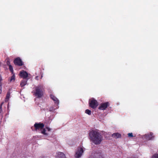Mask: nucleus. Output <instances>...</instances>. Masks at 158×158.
<instances>
[{
	"label": "nucleus",
	"instance_id": "obj_1",
	"mask_svg": "<svg viewBox=\"0 0 158 158\" xmlns=\"http://www.w3.org/2000/svg\"><path fill=\"white\" fill-rule=\"evenodd\" d=\"M89 139L95 144H100L103 140V137L101 133L96 130H92L89 133Z\"/></svg>",
	"mask_w": 158,
	"mask_h": 158
},
{
	"label": "nucleus",
	"instance_id": "obj_2",
	"mask_svg": "<svg viewBox=\"0 0 158 158\" xmlns=\"http://www.w3.org/2000/svg\"><path fill=\"white\" fill-rule=\"evenodd\" d=\"M90 158H106L105 155L99 150L93 151L90 156Z\"/></svg>",
	"mask_w": 158,
	"mask_h": 158
},
{
	"label": "nucleus",
	"instance_id": "obj_3",
	"mask_svg": "<svg viewBox=\"0 0 158 158\" xmlns=\"http://www.w3.org/2000/svg\"><path fill=\"white\" fill-rule=\"evenodd\" d=\"M35 95L38 98L41 97L43 95L44 89L43 85H39L35 88Z\"/></svg>",
	"mask_w": 158,
	"mask_h": 158
},
{
	"label": "nucleus",
	"instance_id": "obj_4",
	"mask_svg": "<svg viewBox=\"0 0 158 158\" xmlns=\"http://www.w3.org/2000/svg\"><path fill=\"white\" fill-rule=\"evenodd\" d=\"M89 106L93 109L96 108L98 106V102L93 98L89 100Z\"/></svg>",
	"mask_w": 158,
	"mask_h": 158
},
{
	"label": "nucleus",
	"instance_id": "obj_5",
	"mask_svg": "<svg viewBox=\"0 0 158 158\" xmlns=\"http://www.w3.org/2000/svg\"><path fill=\"white\" fill-rule=\"evenodd\" d=\"M84 151V150L82 148H78L75 155V157L76 158H79L82 155Z\"/></svg>",
	"mask_w": 158,
	"mask_h": 158
},
{
	"label": "nucleus",
	"instance_id": "obj_6",
	"mask_svg": "<svg viewBox=\"0 0 158 158\" xmlns=\"http://www.w3.org/2000/svg\"><path fill=\"white\" fill-rule=\"evenodd\" d=\"M44 124L43 123H35L34 125L35 127V131H37L38 130H42L44 127Z\"/></svg>",
	"mask_w": 158,
	"mask_h": 158
},
{
	"label": "nucleus",
	"instance_id": "obj_7",
	"mask_svg": "<svg viewBox=\"0 0 158 158\" xmlns=\"http://www.w3.org/2000/svg\"><path fill=\"white\" fill-rule=\"evenodd\" d=\"M108 102H106L101 104L98 109L100 110H104L109 106Z\"/></svg>",
	"mask_w": 158,
	"mask_h": 158
},
{
	"label": "nucleus",
	"instance_id": "obj_8",
	"mask_svg": "<svg viewBox=\"0 0 158 158\" xmlns=\"http://www.w3.org/2000/svg\"><path fill=\"white\" fill-rule=\"evenodd\" d=\"M14 63L15 65L20 66L23 65V63L21 59L19 58H16L14 61Z\"/></svg>",
	"mask_w": 158,
	"mask_h": 158
},
{
	"label": "nucleus",
	"instance_id": "obj_9",
	"mask_svg": "<svg viewBox=\"0 0 158 158\" xmlns=\"http://www.w3.org/2000/svg\"><path fill=\"white\" fill-rule=\"evenodd\" d=\"M19 75L21 77H23L24 78V79H25L27 77L28 74L26 71L23 70L20 72Z\"/></svg>",
	"mask_w": 158,
	"mask_h": 158
},
{
	"label": "nucleus",
	"instance_id": "obj_10",
	"mask_svg": "<svg viewBox=\"0 0 158 158\" xmlns=\"http://www.w3.org/2000/svg\"><path fill=\"white\" fill-rule=\"evenodd\" d=\"M153 134L152 133H150L149 134H146L144 135V137L147 140H152L154 138V136H152Z\"/></svg>",
	"mask_w": 158,
	"mask_h": 158
},
{
	"label": "nucleus",
	"instance_id": "obj_11",
	"mask_svg": "<svg viewBox=\"0 0 158 158\" xmlns=\"http://www.w3.org/2000/svg\"><path fill=\"white\" fill-rule=\"evenodd\" d=\"M57 158H66L65 155L61 152H58L56 156Z\"/></svg>",
	"mask_w": 158,
	"mask_h": 158
},
{
	"label": "nucleus",
	"instance_id": "obj_12",
	"mask_svg": "<svg viewBox=\"0 0 158 158\" xmlns=\"http://www.w3.org/2000/svg\"><path fill=\"white\" fill-rule=\"evenodd\" d=\"M112 137L116 139L118 138L121 137V135L120 134L118 133H115L113 134L112 135Z\"/></svg>",
	"mask_w": 158,
	"mask_h": 158
},
{
	"label": "nucleus",
	"instance_id": "obj_13",
	"mask_svg": "<svg viewBox=\"0 0 158 158\" xmlns=\"http://www.w3.org/2000/svg\"><path fill=\"white\" fill-rule=\"evenodd\" d=\"M51 98L55 102V103H56L57 104L59 103V101L57 98L55 96L53 95H50Z\"/></svg>",
	"mask_w": 158,
	"mask_h": 158
},
{
	"label": "nucleus",
	"instance_id": "obj_14",
	"mask_svg": "<svg viewBox=\"0 0 158 158\" xmlns=\"http://www.w3.org/2000/svg\"><path fill=\"white\" fill-rule=\"evenodd\" d=\"M27 80L26 79H23L20 83V85L21 86L23 87L26 85L27 84Z\"/></svg>",
	"mask_w": 158,
	"mask_h": 158
},
{
	"label": "nucleus",
	"instance_id": "obj_15",
	"mask_svg": "<svg viewBox=\"0 0 158 158\" xmlns=\"http://www.w3.org/2000/svg\"><path fill=\"white\" fill-rule=\"evenodd\" d=\"M46 130L45 128L43 129L41 131L42 134H44L45 135L48 136V133L46 132Z\"/></svg>",
	"mask_w": 158,
	"mask_h": 158
},
{
	"label": "nucleus",
	"instance_id": "obj_16",
	"mask_svg": "<svg viewBox=\"0 0 158 158\" xmlns=\"http://www.w3.org/2000/svg\"><path fill=\"white\" fill-rule=\"evenodd\" d=\"M15 76L14 74L9 79L10 82H11V81H15Z\"/></svg>",
	"mask_w": 158,
	"mask_h": 158
},
{
	"label": "nucleus",
	"instance_id": "obj_17",
	"mask_svg": "<svg viewBox=\"0 0 158 158\" xmlns=\"http://www.w3.org/2000/svg\"><path fill=\"white\" fill-rule=\"evenodd\" d=\"M10 96V93L8 92L7 94L6 98L5 99V102H7Z\"/></svg>",
	"mask_w": 158,
	"mask_h": 158
},
{
	"label": "nucleus",
	"instance_id": "obj_18",
	"mask_svg": "<svg viewBox=\"0 0 158 158\" xmlns=\"http://www.w3.org/2000/svg\"><path fill=\"white\" fill-rule=\"evenodd\" d=\"M85 113L89 115L91 114V111L88 109H87L85 110Z\"/></svg>",
	"mask_w": 158,
	"mask_h": 158
},
{
	"label": "nucleus",
	"instance_id": "obj_19",
	"mask_svg": "<svg viewBox=\"0 0 158 158\" xmlns=\"http://www.w3.org/2000/svg\"><path fill=\"white\" fill-rule=\"evenodd\" d=\"M152 158H158V154H155L152 157Z\"/></svg>",
	"mask_w": 158,
	"mask_h": 158
},
{
	"label": "nucleus",
	"instance_id": "obj_20",
	"mask_svg": "<svg viewBox=\"0 0 158 158\" xmlns=\"http://www.w3.org/2000/svg\"><path fill=\"white\" fill-rule=\"evenodd\" d=\"M9 68L10 69V70L11 72H13V69L12 66L11 65H9Z\"/></svg>",
	"mask_w": 158,
	"mask_h": 158
},
{
	"label": "nucleus",
	"instance_id": "obj_21",
	"mask_svg": "<svg viewBox=\"0 0 158 158\" xmlns=\"http://www.w3.org/2000/svg\"><path fill=\"white\" fill-rule=\"evenodd\" d=\"M55 110V109L53 107H50L49 109V111H53Z\"/></svg>",
	"mask_w": 158,
	"mask_h": 158
},
{
	"label": "nucleus",
	"instance_id": "obj_22",
	"mask_svg": "<svg viewBox=\"0 0 158 158\" xmlns=\"http://www.w3.org/2000/svg\"><path fill=\"white\" fill-rule=\"evenodd\" d=\"M128 136L130 137H132L133 136L132 133H129L128 134Z\"/></svg>",
	"mask_w": 158,
	"mask_h": 158
},
{
	"label": "nucleus",
	"instance_id": "obj_23",
	"mask_svg": "<svg viewBox=\"0 0 158 158\" xmlns=\"http://www.w3.org/2000/svg\"><path fill=\"white\" fill-rule=\"evenodd\" d=\"M3 104V102H2L0 106V113L2 111V105Z\"/></svg>",
	"mask_w": 158,
	"mask_h": 158
},
{
	"label": "nucleus",
	"instance_id": "obj_24",
	"mask_svg": "<svg viewBox=\"0 0 158 158\" xmlns=\"http://www.w3.org/2000/svg\"><path fill=\"white\" fill-rule=\"evenodd\" d=\"M45 129H46L48 131H51V129L50 128H49V127H46Z\"/></svg>",
	"mask_w": 158,
	"mask_h": 158
},
{
	"label": "nucleus",
	"instance_id": "obj_25",
	"mask_svg": "<svg viewBox=\"0 0 158 158\" xmlns=\"http://www.w3.org/2000/svg\"><path fill=\"white\" fill-rule=\"evenodd\" d=\"M10 62L9 61H7L6 62V64H7V65H9V64H10Z\"/></svg>",
	"mask_w": 158,
	"mask_h": 158
},
{
	"label": "nucleus",
	"instance_id": "obj_26",
	"mask_svg": "<svg viewBox=\"0 0 158 158\" xmlns=\"http://www.w3.org/2000/svg\"><path fill=\"white\" fill-rule=\"evenodd\" d=\"M40 158H47V157L45 156H41Z\"/></svg>",
	"mask_w": 158,
	"mask_h": 158
},
{
	"label": "nucleus",
	"instance_id": "obj_27",
	"mask_svg": "<svg viewBox=\"0 0 158 158\" xmlns=\"http://www.w3.org/2000/svg\"><path fill=\"white\" fill-rule=\"evenodd\" d=\"M1 92H2V91L1 90V89H0V94H1Z\"/></svg>",
	"mask_w": 158,
	"mask_h": 158
}]
</instances>
